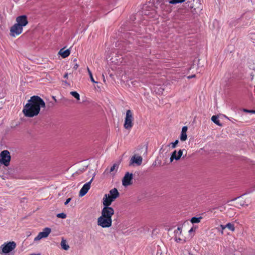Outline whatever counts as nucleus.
Listing matches in <instances>:
<instances>
[{
    "instance_id": "ddd939ff",
    "label": "nucleus",
    "mask_w": 255,
    "mask_h": 255,
    "mask_svg": "<svg viewBox=\"0 0 255 255\" xmlns=\"http://www.w3.org/2000/svg\"><path fill=\"white\" fill-rule=\"evenodd\" d=\"M142 158L140 156H133L130 159V164H136L137 165H140L142 163Z\"/></svg>"
},
{
    "instance_id": "bb28decb",
    "label": "nucleus",
    "mask_w": 255,
    "mask_h": 255,
    "mask_svg": "<svg viewBox=\"0 0 255 255\" xmlns=\"http://www.w3.org/2000/svg\"><path fill=\"white\" fill-rule=\"evenodd\" d=\"M170 3L172 4H176L178 3H180V2L179 1V0H171V1H170Z\"/></svg>"
},
{
    "instance_id": "9b49d317",
    "label": "nucleus",
    "mask_w": 255,
    "mask_h": 255,
    "mask_svg": "<svg viewBox=\"0 0 255 255\" xmlns=\"http://www.w3.org/2000/svg\"><path fill=\"white\" fill-rule=\"evenodd\" d=\"M183 154V150L180 149L178 152V154L177 155L176 150H174L170 157V161L172 162L174 159L176 160H178L181 158L182 155Z\"/></svg>"
},
{
    "instance_id": "ea45409f",
    "label": "nucleus",
    "mask_w": 255,
    "mask_h": 255,
    "mask_svg": "<svg viewBox=\"0 0 255 255\" xmlns=\"http://www.w3.org/2000/svg\"><path fill=\"white\" fill-rule=\"evenodd\" d=\"M87 71L88 72V74H89V71H91L88 67H87Z\"/></svg>"
},
{
    "instance_id": "39448f33",
    "label": "nucleus",
    "mask_w": 255,
    "mask_h": 255,
    "mask_svg": "<svg viewBox=\"0 0 255 255\" xmlns=\"http://www.w3.org/2000/svg\"><path fill=\"white\" fill-rule=\"evenodd\" d=\"M11 159L9 152L7 150H3L0 153V162L5 166L9 165Z\"/></svg>"
},
{
    "instance_id": "412c9836",
    "label": "nucleus",
    "mask_w": 255,
    "mask_h": 255,
    "mask_svg": "<svg viewBox=\"0 0 255 255\" xmlns=\"http://www.w3.org/2000/svg\"><path fill=\"white\" fill-rule=\"evenodd\" d=\"M119 164L116 163L113 164V165L111 167L110 169V172H113L115 170L117 171L118 168H119Z\"/></svg>"
},
{
    "instance_id": "473e14b6",
    "label": "nucleus",
    "mask_w": 255,
    "mask_h": 255,
    "mask_svg": "<svg viewBox=\"0 0 255 255\" xmlns=\"http://www.w3.org/2000/svg\"><path fill=\"white\" fill-rule=\"evenodd\" d=\"M195 77V75H193L192 76H189L188 77V79H191V78H194Z\"/></svg>"
},
{
    "instance_id": "6e6552de",
    "label": "nucleus",
    "mask_w": 255,
    "mask_h": 255,
    "mask_svg": "<svg viewBox=\"0 0 255 255\" xmlns=\"http://www.w3.org/2000/svg\"><path fill=\"white\" fill-rule=\"evenodd\" d=\"M51 229L49 228H45L43 231L38 233V235L35 238L34 241H38L42 238H46L51 232Z\"/></svg>"
},
{
    "instance_id": "a211bd4d",
    "label": "nucleus",
    "mask_w": 255,
    "mask_h": 255,
    "mask_svg": "<svg viewBox=\"0 0 255 255\" xmlns=\"http://www.w3.org/2000/svg\"><path fill=\"white\" fill-rule=\"evenodd\" d=\"M212 121L216 125L221 126L222 124L220 123V121L218 119V117L216 116H213L211 118Z\"/></svg>"
},
{
    "instance_id": "7ed1b4c3",
    "label": "nucleus",
    "mask_w": 255,
    "mask_h": 255,
    "mask_svg": "<svg viewBox=\"0 0 255 255\" xmlns=\"http://www.w3.org/2000/svg\"><path fill=\"white\" fill-rule=\"evenodd\" d=\"M16 248V244L14 242H9L4 244L0 247V254H7L11 252Z\"/></svg>"
},
{
    "instance_id": "5701e85b",
    "label": "nucleus",
    "mask_w": 255,
    "mask_h": 255,
    "mask_svg": "<svg viewBox=\"0 0 255 255\" xmlns=\"http://www.w3.org/2000/svg\"><path fill=\"white\" fill-rule=\"evenodd\" d=\"M187 135L186 132H181L180 135V140L181 141H185L187 139Z\"/></svg>"
},
{
    "instance_id": "1a4fd4ad",
    "label": "nucleus",
    "mask_w": 255,
    "mask_h": 255,
    "mask_svg": "<svg viewBox=\"0 0 255 255\" xmlns=\"http://www.w3.org/2000/svg\"><path fill=\"white\" fill-rule=\"evenodd\" d=\"M93 178H92V179H91V180L90 181L85 183L83 186L82 188L80 190L79 194V196L82 197V196H84L88 192V190L90 188L91 184L93 181Z\"/></svg>"
},
{
    "instance_id": "4c0bfd02",
    "label": "nucleus",
    "mask_w": 255,
    "mask_h": 255,
    "mask_svg": "<svg viewBox=\"0 0 255 255\" xmlns=\"http://www.w3.org/2000/svg\"><path fill=\"white\" fill-rule=\"evenodd\" d=\"M244 111L246 112L250 113V111L248 110H244Z\"/></svg>"
},
{
    "instance_id": "aec40b11",
    "label": "nucleus",
    "mask_w": 255,
    "mask_h": 255,
    "mask_svg": "<svg viewBox=\"0 0 255 255\" xmlns=\"http://www.w3.org/2000/svg\"><path fill=\"white\" fill-rule=\"evenodd\" d=\"M226 227L230 231L234 232L235 230L234 224L233 223H229L226 225Z\"/></svg>"
},
{
    "instance_id": "58836bf2",
    "label": "nucleus",
    "mask_w": 255,
    "mask_h": 255,
    "mask_svg": "<svg viewBox=\"0 0 255 255\" xmlns=\"http://www.w3.org/2000/svg\"><path fill=\"white\" fill-rule=\"evenodd\" d=\"M250 113H255V111H250Z\"/></svg>"
},
{
    "instance_id": "4468645a",
    "label": "nucleus",
    "mask_w": 255,
    "mask_h": 255,
    "mask_svg": "<svg viewBox=\"0 0 255 255\" xmlns=\"http://www.w3.org/2000/svg\"><path fill=\"white\" fill-rule=\"evenodd\" d=\"M110 197L115 200L119 196V193L116 188L112 189L110 191L109 194H108Z\"/></svg>"
},
{
    "instance_id": "dca6fc26",
    "label": "nucleus",
    "mask_w": 255,
    "mask_h": 255,
    "mask_svg": "<svg viewBox=\"0 0 255 255\" xmlns=\"http://www.w3.org/2000/svg\"><path fill=\"white\" fill-rule=\"evenodd\" d=\"M175 238L176 241H177V237H180L182 233V227H178L177 229L175 230Z\"/></svg>"
},
{
    "instance_id": "9d476101",
    "label": "nucleus",
    "mask_w": 255,
    "mask_h": 255,
    "mask_svg": "<svg viewBox=\"0 0 255 255\" xmlns=\"http://www.w3.org/2000/svg\"><path fill=\"white\" fill-rule=\"evenodd\" d=\"M16 21L17 24H19V25L23 27L26 26L28 23V20L26 15H20L16 18Z\"/></svg>"
},
{
    "instance_id": "c03bdc74",
    "label": "nucleus",
    "mask_w": 255,
    "mask_h": 255,
    "mask_svg": "<svg viewBox=\"0 0 255 255\" xmlns=\"http://www.w3.org/2000/svg\"><path fill=\"white\" fill-rule=\"evenodd\" d=\"M30 255H40V254H31Z\"/></svg>"
},
{
    "instance_id": "72a5a7b5",
    "label": "nucleus",
    "mask_w": 255,
    "mask_h": 255,
    "mask_svg": "<svg viewBox=\"0 0 255 255\" xmlns=\"http://www.w3.org/2000/svg\"><path fill=\"white\" fill-rule=\"evenodd\" d=\"M68 74L67 73H65L64 75V78H68Z\"/></svg>"
},
{
    "instance_id": "a18cd8bd",
    "label": "nucleus",
    "mask_w": 255,
    "mask_h": 255,
    "mask_svg": "<svg viewBox=\"0 0 255 255\" xmlns=\"http://www.w3.org/2000/svg\"><path fill=\"white\" fill-rule=\"evenodd\" d=\"M76 61V59H74V61Z\"/></svg>"
},
{
    "instance_id": "7c9ffc66",
    "label": "nucleus",
    "mask_w": 255,
    "mask_h": 255,
    "mask_svg": "<svg viewBox=\"0 0 255 255\" xmlns=\"http://www.w3.org/2000/svg\"><path fill=\"white\" fill-rule=\"evenodd\" d=\"M79 65L78 64L76 63L74 64V66H73V69L76 70L78 68Z\"/></svg>"
},
{
    "instance_id": "2eb2a0df",
    "label": "nucleus",
    "mask_w": 255,
    "mask_h": 255,
    "mask_svg": "<svg viewBox=\"0 0 255 255\" xmlns=\"http://www.w3.org/2000/svg\"><path fill=\"white\" fill-rule=\"evenodd\" d=\"M70 54V51L69 49L64 50L61 49L59 51V54L63 58L67 57Z\"/></svg>"
},
{
    "instance_id": "4be33fe9",
    "label": "nucleus",
    "mask_w": 255,
    "mask_h": 255,
    "mask_svg": "<svg viewBox=\"0 0 255 255\" xmlns=\"http://www.w3.org/2000/svg\"><path fill=\"white\" fill-rule=\"evenodd\" d=\"M72 96H73L77 100H80V95L76 91H72L70 93Z\"/></svg>"
},
{
    "instance_id": "e433bc0d",
    "label": "nucleus",
    "mask_w": 255,
    "mask_h": 255,
    "mask_svg": "<svg viewBox=\"0 0 255 255\" xmlns=\"http://www.w3.org/2000/svg\"><path fill=\"white\" fill-rule=\"evenodd\" d=\"M157 255H162L161 253H159L158 252H157Z\"/></svg>"
},
{
    "instance_id": "f257e3e1",
    "label": "nucleus",
    "mask_w": 255,
    "mask_h": 255,
    "mask_svg": "<svg viewBox=\"0 0 255 255\" xmlns=\"http://www.w3.org/2000/svg\"><path fill=\"white\" fill-rule=\"evenodd\" d=\"M45 103L38 96H33L24 106L22 112L26 117L32 118L38 115L40 108H45Z\"/></svg>"
},
{
    "instance_id": "f8f14e48",
    "label": "nucleus",
    "mask_w": 255,
    "mask_h": 255,
    "mask_svg": "<svg viewBox=\"0 0 255 255\" xmlns=\"http://www.w3.org/2000/svg\"><path fill=\"white\" fill-rule=\"evenodd\" d=\"M103 204L104 207H109L111 205L112 202L114 200L108 195L105 194L103 199Z\"/></svg>"
},
{
    "instance_id": "a878e982",
    "label": "nucleus",
    "mask_w": 255,
    "mask_h": 255,
    "mask_svg": "<svg viewBox=\"0 0 255 255\" xmlns=\"http://www.w3.org/2000/svg\"><path fill=\"white\" fill-rule=\"evenodd\" d=\"M89 76H90V80L91 81L93 82V83H97V82H96L95 81V80L93 78V75H92V73L91 72V71H89Z\"/></svg>"
},
{
    "instance_id": "c85d7f7f",
    "label": "nucleus",
    "mask_w": 255,
    "mask_h": 255,
    "mask_svg": "<svg viewBox=\"0 0 255 255\" xmlns=\"http://www.w3.org/2000/svg\"><path fill=\"white\" fill-rule=\"evenodd\" d=\"M71 200V198H69L67 199L65 202L64 203V205H67L68 204V203H69L70 202Z\"/></svg>"
},
{
    "instance_id": "37998d69",
    "label": "nucleus",
    "mask_w": 255,
    "mask_h": 255,
    "mask_svg": "<svg viewBox=\"0 0 255 255\" xmlns=\"http://www.w3.org/2000/svg\"><path fill=\"white\" fill-rule=\"evenodd\" d=\"M221 233L223 235L224 234V230H221Z\"/></svg>"
},
{
    "instance_id": "f03ea898",
    "label": "nucleus",
    "mask_w": 255,
    "mask_h": 255,
    "mask_svg": "<svg viewBox=\"0 0 255 255\" xmlns=\"http://www.w3.org/2000/svg\"><path fill=\"white\" fill-rule=\"evenodd\" d=\"M114 210L111 207H104L102 210L101 216L98 218L97 224L102 228H109L112 226V217Z\"/></svg>"
},
{
    "instance_id": "6ab92c4d",
    "label": "nucleus",
    "mask_w": 255,
    "mask_h": 255,
    "mask_svg": "<svg viewBox=\"0 0 255 255\" xmlns=\"http://www.w3.org/2000/svg\"><path fill=\"white\" fill-rule=\"evenodd\" d=\"M202 219V217H193L191 219V222L193 224L195 223H199L200 222L201 219Z\"/></svg>"
},
{
    "instance_id": "423d86ee",
    "label": "nucleus",
    "mask_w": 255,
    "mask_h": 255,
    "mask_svg": "<svg viewBox=\"0 0 255 255\" xmlns=\"http://www.w3.org/2000/svg\"><path fill=\"white\" fill-rule=\"evenodd\" d=\"M133 174L128 172L126 173L122 179V184L125 187H127L132 184Z\"/></svg>"
},
{
    "instance_id": "c9c22d12",
    "label": "nucleus",
    "mask_w": 255,
    "mask_h": 255,
    "mask_svg": "<svg viewBox=\"0 0 255 255\" xmlns=\"http://www.w3.org/2000/svg\"><path fill=\"white\" fill-rule=\"evenodd\" d=\"M186 0H179V1L180 2V3H182L183 2H184Z\"/></svg>"
},
{
    "instance_id": "f3484780",
    "label": "nucleus",
    "mask_w": 255,
    "mask_h": 255,
    "mask_svg": "<svg viewBox=\"0 0 255 255\" xmlns=\"http://www.w3.org/2000/svg\"><path fill=\"white\" fill-rule=\"evenodd\" d=\"M60 244L62 249L63 250H68L69 249V246L67 244V242L65 240L62 239Z\"/></svg>"
},
{
    "instance_id": "cd10ccee",
    "label": "nucleus",
    "mask_w": 255,
    "mask_h": 255,
    "mask_svg": "<svg viewBox=\"0 0 255 255\" xmlns=\"http://www.w3.org/2000/svg\"><path fill=\"white\" fill-rule=\"evenodd\" d=\"M187 130V127L186 126H184L182 128L181 132L186 133Z\"/></svg>"
},
{
    "instance_id": "393cba45",
    "label": "nucleus",
    "mask_w": 255,
    "mask_h": 255,
    "mask_svg": "<svg viewBox=\"0 0 255 255\" xmlns=\"http://www.w3.org/2000/svg\"><path fill=\"white\" fill-rule=\"evenodd\" d=\"M178 142H179L178 140H176L174 142H172V143H171V147H172V148H175V147H176V145H177V144L178 143Z\"/></svg>"
},
{
    "instance_id": "2f4dec72",
    "label": "nucleus",
    "mask_w": 255,
    "mask_h": 255,
    "mask_svg": "<svg viewBox=\"0 0 255 255\" xmlns=\"http://www.w3.org/2000/svg\"><path fill=\"white\" fill-rule=\"evenodd\" d=\"M220 227L221 228L222 230H224L225 229H226L227 228L226 227V225H221Z\"/></svg>"
},
{
    "instance_id": "20e7f679",
    "label": "nucleus",
    "mask_w": 255,
    "mask_h": 255,
    "mask_svg": "<svg viewBox=\"0 0 255 255\" xmlns=\"http://www.w3.org/2000/svg\"><path fill=\"white\" fill-rule=\"evenodd\" d=\"M133 118L131 111L130 110H127L124 123V127L125 128L128 129L131 128L133 126Z\"/></svg>"
},
{
    "instance_id": "c756f323",
    "label": "nucleus",
    "mask_w": 255,
    "mask_h": 255,
    "mask_svg": "<svg viewBox=\"0 0 255 255\" xmlns=\"http://www.w3.org/2000/svg\"><path fill=\"white\" fill-rule=\"evenodd\" d=\"M196 227H195V228L193 227V228H191V229L189 231V233L190 234H191L192 232H194V231H195V230H196Z\"/></svg>"
},
{
    "instance_id": "0eeeda50",
    "label": "nucleus",
    "mask_w": 255,
    "mask_h": 255,
    "mask_svg": "<svg viewBox=\"0 0 255 255\" xmlns=\"http://www.w3.org/2000/svg\"><path fill=\"white\" fill-rule=\"evenodd\" d=\"M23 27L19 25V24L15 23L10 29V35L15 37L21 33Z\"/></svg>"
},
{
    "instance_id": "b1692460",
    "label": "nucleus",
    "mask_w": 255,
    "mask_h": 255,
    "mask_svg": "<svg viewBox=\"0 0 255 255\" xmlns=\"http://www.w3.org/2000/svg\"><path fill=\"white\" fill-rule=\"evenodd\" d=\"M57 217L58 218H62V219H65L66 217V215L63 213H59L57 215Z\"/></svg>"
},
{
    "instance_id": "79ce46f5",
    "label": "nucleus",
    "mask_w": 255,
    "mask_h": 255,
    "mask_svg": "<svg viewBox=\"0 0 255 255\" xmlns=\"http://www.w3.org/2000/svg\"><path fill=\"white\" fill-rule=\"evenodd\" d=\"M162 90H163V89H162ZM162 91H159L158 92V93L159 94L162 93Z\"/></svg>"
},
{
    "instance_id": "a19ab883",
    "label": "nucleus",
    "mask_w": 255,
    "mask_h": 255,
    "mask_svg": "<svg viewBox=\"0 0 255 255\" xmlns=\"http://www.w3.org/2000/svg\"><path fill=\"white\" fill-rule=\"evenodd\" d=\"M102 76H103V80H104V82H105L106 81H105V79L104 75L103 74L102 75Z\"/></svg>"
},
{
    "instance_id": "f704fd0d",
    "label": "nucleus",
    "mask_w": 255,
    "mask_h": 255,
    "mask_svg": "<svg viewBox=\"0 0 255 255\" xmlns=\"http://www.w3.org/2000/svg\"><path fill=\"white\" fill-rule=\"evenodd\" d=\"M181 239L180 238V237H177V241H176V242H178L179 241H181Z\"/></svg>"
}]
</instances>
